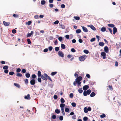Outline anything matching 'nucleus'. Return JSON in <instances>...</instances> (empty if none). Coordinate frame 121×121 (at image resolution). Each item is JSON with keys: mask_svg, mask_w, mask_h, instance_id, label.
<instances>
[{"mask_svg": "<svg viewBox=\"0 0 121 121\" xmlns=\"http://www.w3.org/2000/svg\"><path fill=\"white\" fill-rule=\"evenodd\" d=\"M82 79V78L81 76H79L78 77L75 79V81L74 82L73 84L74 86L76 85V84L77 83V85L80 86L81 82H80Z\"/></svg>", "mask_w": 121, "mask_h": 121, "instance_id": "1", "label": "nucleus"}, {"mask_svg": "<svg viewBox=\"0 0 121 121\" xmlns=\"http://www.w3.org/2000/svg\"><path fill=\"white\" fill-rule=\"evenodd\" d=\"M44 75H42L41 76V78L42 79H43L45 81H47L48 79L51 82L52 81V80L50 77L46 73H44L43 74Z\"/></svg>", "mask_w": 121, "mask_h": 121, "instance_id": "2", "label": "nucleus"}, {"mask_svg": "<svg viewBox=\"0 0 121 121\" xmlns=\"http://www.w3.org/2000/svg\"><path fill=\"white\" fill-rule=\"evenodd\" d=\"M91 92V91L90 89L88 90L87 91H84L83 92V94L84 96H86L87 95H89Z\"/></svg>", "mask_w": 121, "mask_h": 121, "instance_id": "3", "label": "nucleus"}, {"mask_svg": "<svg viewBox=\"0 0 121 121\" xmlns=\"http://www.w3.org/2000/svg\"><path fill=\"white\" fill-rule=\"evenodd\" d=\"M87 56L86 55L82 56L79 57V60L80 61H83L86 58Z\"/></svg>", "mask_w": 121, "mask_h": 121, "instance_id": "4", "label": "nucleus"}, {"mask_svg": "<svg viewBox=\"0 0 121 121\" xmlns=\"http://www.w3.org/2000/svg\"><path fill=\"white\" fill-rule=\"evenodd\" d=\"M58 54L59 56L62 57H64V54L61 51H59L58 53Z\"/></svg>", "mask_w": 121, "mask_h": 121, "instance_id": "5", "label": "nucleus"}, {"mask_svg": "<svg viewBox=\"0 0 121 121\" xmlns=\"http://www.w3.org/2000/svg\"><path fill=\"white\" fill-rule=\"evenodd\" d=\"M30 83L31 85H34L35 83V80L34 79L31 80L30 81Z\"/></svg>", "mask_w": 121, "mask_h": 121, "instance_id": "6", "label": "nucleus"}, {"mask_svg": "<svg viewBox=\"0 0 121 121\" xmlns=\"http://www.w3.org/2000/svg\"><path fill=\"white\" fill-rule=\"evenodd\" d=\"M34 34V31H31L30 33H28L27 34V37H28L31 36V35H33Z\"/></svg>", "mask_w": 121, "mask_h": 121, "instance_id": "7", "label": "nucleus"}, {"mask_svg": "<svg viewBox=\"0 0 121 121\" xmlns=\"http://www.w3.org/2000/svg\"><path fill=\"white\" fill-rule=\"evenodd\" d=\"M89 88V86L87 85H85L83 87V89L84 91H86Z\"/></svg>", "mask_w": 121, "mask_h": 121, "instance_id": "8", "label": "nucleus"}, {"mask_svg": "<svg viewBox=\"0 0 121 121\" xmlns=\"http://www.w3.org/2000/svg\"><path fill=\"white\" fill-rule=\"evenodd\" d=\"M101 55L102 56H103V58L104 59H105L106 58V54L104 52H102L101 53Z\"/></svg>", "mask_w": 121, "mask_h": 121, "instance_id": "9", "label": "nucleus"}, {"mask_svg": "<svg viewBox=\"0 0 121 121\" xmlns=\"http://www.w3.org/2000/svg\"><path fill=\"white\" fill-rule=\"evenodd\" d=\"M82 29L84 31V32H87L88 31V30L87 28L86 27H85L84 26H82Z\"/></svg>", "mask_w": 121, "mask_h": 121, "instance_id": "10", "label": "nucleus"}, {"mask_svg": "<svg viewBox=\"0 0 121 121\" xmlns=\"http://www.w3.org/2000/svg\"><path fill=\"white\" fill-rule=\"evenodd\" d=\"M24 98L25 99H30V95L29 94H28L27 96L26 95L24 97Z\"/></svg>", "mask_w": 121, "mask_h": 121, "instance_id": "11", "label": "nucleus"}, {"mask_svg": "<svg viewBox=\"0 0 121 121\" xmlns=\"http://www.w3.org/2000/svg\"><path fill=\"white\" fill-rule=\"evenodd\" d=\"M104 50L105 52L108 53V48L107 46H105L104 47Z\"/></svg>", "mask_w": 121, "mask_h": 121, "instance_id": "12", "label": "nucleus"}, {"mask_svg": "<svg viewBox=\"0 0 121 121\" xmlns=\"http://www.w3.org/2000/svg\"><path fill=\"white\" fill-rule=\"evenodd\" d=\"M3 24L4 25L6 26H9L10 24V22H6L4 21L3 22Z\"/></svg>", "mask_w": 121, "mask_h": 121, "instance_id": "13", "label": "nucleus"}, {"mask_svg": "<svg viewBox=\"0 0 121 121\" xmlns=\"http://www.w3.org/2000/svg\"><path fill=\"white\" fill-rule=\"evenodd\" d=\"M117 30L116 27H114L113 28V33L114 35H115V33L117 32Z\"/></svg>", "mask_w": 121, "mask_h": 121, "instance_id": "14", "label": "nucleus"}, {"mask_svg": "<svg viewBox=\"0 0 121 121\" xmlns=\"http://www.w3.org/2000/svg\"><path fill=\"white\" fill-rule=\"evenodd\" d=\"M89 26L93 30H95V28L92 25H89Z\"/></svg>", "mask_w": 121, "mask_h": 121, "instance_id": "15", "label": "nucleus"}, {"mask_svg": "<svg viewBox=\"0 0 121 121\" xmlns=\"http://www.w3.org/2000/svg\"><path fill=\"white\" fill-rule=\"evenodd\" d=\"M108 26L110 27H114L115 26V25L113 24H108Z\"/></svg>", "mask_w": 121, "mask_h": 121, "instance_id": "16", "label": "nucleus"}, {"mask_svg": "<svg viewBox=\"0 0 121 121\" xmlns=\"http://www.w3.org/2000/svg\"><path fill=\"white\" fill-rule=\"evenodd\" d=\"M38 76V77H40L42 76L41 72V71L39 70L38 72V74H37Z\"/></svg>", "mask_w": 121, "mask_h": 121, "instance_id": "17", "label": "nucleus"}, {"mask_svg": "<svg viewBox=\"0 0 121 121\" xmlns=\"http://www.w3.org/2000/svg\"><path fill=\"white\" fill-rule=\"evenodd\" d=\"M99 45L103 47L104 45V43L102 42H100L99 43Z\"/></svg>", "mask_w": 121, "mask_h": 121, "instance_id": "18", "label": "nucleus"}, {"mask_svg": "<svg viewBox=\"0 0 121 121\" xmlns=\"http://www.w3.org/2000/svg\"><path fill=\"white\" fill-rule=\"evenodd\" d=\"M14 84L15 86L18 88H19L20 87V85L19 84L16 83H14Z\"/></svg>", "mask_w": 121, "mask_h": 121, "instance_id": "19", "label": "nucleus"}, {"mask_svg": "<svg viewBox=\"0 0 121 121\" xmlns=\"http://www.w3.org/2000/svg\"><path fill=\"white\" fill-rule=\"evenodd\" d=\"M95 95V93L94 92H92L91 93V94L90 95V96L91 97H93Z\"/></svg>", "mask_w": 121, "mask_h": 121, "instance_id": "20", "label": "nucleus"}, {"mask_svg": "<svg viewBox=\"0 0 121 121\" xmlns=\"http://www.w3.org/2000/svg\"><path fill=\"white\" fill-rule=\"evenodd\" d=\"M84 112L85 113H87L88 112L87 108L86 107H85L84 109Z\"/></svg>", "mask_w": 121, "mask_h": 121, "instance_id": "21", "label": "nucleus"}, {"mask_svg": "<svg viewBox=\"0 0 121 121\" xmlns=\"http://www.w3.org/2000/svg\"><path fill=\"white\" fill-rule=\"evenodd\" d=\"M25 76L27 78H29L30 76V74L29 73H27L25 74Z\"/></svg>", "mask_w": 121, "mask_h": 121, "instance_id": "22", "label": "nucleus"}, {"mask_svg": "<svg viewBox=\"0 0 121 121\" xmlns=\"http://www.w3.org/2000/svg\"><path fill=\"white\" fill-rule=\"evenodd\" d=\"M65 104H64L61 103L60 105V107L61 108H64V107L65 106Z\"/></svg>", "mask_w": 121, "mask_h": 121, "instance_id": "23", "label": "nucleus"}, {"mask_svg": "<svg viewBox=\"0 0 121 121\" xmlns=\"http://www.w3.org/2000/svg\"><path fill=\"white\" fill-rule=\"evenodd\" d=\"M55 112L56 113L58 114L60 113V111L59 109H56L55 110Z\"/></svg>", "mask_w": 121, "mask_h": 121, "instance_id": "24", "label": "nucleus"}, {"mask_svg": "<svg viewBox=\"0 0 121 121\" xmlns=\"http://www.w3.org/2000/svg\"><path fill=\"white\" fill-rule=\"evenodd\" d=\"M61 47L63 49H65V45L63 44H61Z\"/></svg>", "mask_w": 121, "mask_h": 121, "instance_id": "25", "label": "nucleus"}, {"mask_svg": "<svg viewBox=\"0 0 121 121\" xmlns=\"http://www.w3.org/2000/svg\"><path fill=\"white\" fill-rule=\"evenodd\" d=\"M13 16L14 17L18 18L19 17V15L18 14H14L13 15Z\"/></svg>", "mask_w": 121, "mask_h": 121, "instance_id": "26", "label": "nucleus"}, {"mask_svg": "<svg viewBox=\"0 0 121 121\" xmlns=\"http://www.w3.org/2000/svg\"><path fill=\"white\" fill-rule=\"evenodd\" d=\"M46 3V2L45 0H43L41 1V3L42 5H44Z\"/></svg>", "mask_w": 121, "mask_h": 121, "instance_id": "27", "label": "nucleus"}, {"mask_svg": "<svg viewBox=\"0 0 121 121\" xmlns=\"http://www.w3.org/2000/svg\"><path fill=\"white\" fill-rule=\"evenodd\" d=\"M74 18L77 20H78L80 19V17L78 16H74Z\"/></svg>", "mask_w": 121, "mask_h": 121, "instance_id": "28", "label": "nucleus"}, {"mask_svg": "<svg viewBox=\"0 0 121 121\" xmlns=\"http://www.w3.org/2000/svg\"><path fill=\"white\" fill-rule=\"evenodd\" d=\"M16 76L18 77H21L22 76V75L21 73H17L16 74Z\"/></svg>", "mask_w": 121, "mask_h": 121, "instance_id": "29", "label": "nucleus"}, {"mask_svg": "<svg viewBox=\"0 0 121 121\" xmlns=\"http://www.w3.org/2000/svg\"><path fill=\"white\" fill-rule=\"evenodd\" d=\"M57 73V72H52L51 73V75L52 76H53L54 75H55Z\"/></svg>", "mask_w": 121, "mask_h": 121, "instance_id": "30", "label": "nucleus"}, {"mask_svg": "<svg viewBox=\"0 0 121 121\" xmlns=\"http://www.w3.org/2000/svg\"><path fill=\"white\" fill-rule=\"evenodd\" d=\"M81 30L80 29H78L76 31V32L78 34L80 33L81 32Z\"/></svg>", "mask_w": 121, "mask_h": 121, "instance_id": "31", "label": "nucleus"}, {"mask_svg": "<svg viewBox=\"0 0 121 121\" xmlns=\"http://www.w3.org/2000/svg\"><path fill=\"white\" fill-rule=\"evenodd\" d=\"M78 91L80 93H82L83 92V90L81 88L79 89Z\"/></svg>", "mask_w": 121, "mask_h": 121, "instance_id": "32", "label": "nucleus"}, {"mask_svg": "<svg viewBox=\"0 0 121 121\" xmlns=\"http://www.w3.org/2000/svg\"><path fill=\"white\" fill-rule=\"evenodd\" d=\"M106 28L104 27H102L101 29V31L102 32H104L106 31Z\"/></svg>", "mask_w": 121, "mask_h": 121, "instance_id": "33", "label": "nucleus"}, {"mask_svg": "<svg viewBox=\"0 0 121 121\" xmlns=\"http://www.w3.org/2000/svg\"><path fill=\"white\" fill-rule=\"evenodd\" d=\"M83 52L85 53L86 54H88L89 52V51L87 50H84Z\"/></svg>", "mask_w": 121, "mask_h": 121, "instance_id": "34", "label": "nucleus"}, {"mask_svg": "<svg viewBox=\"0 0 121 121\" xmlns=\"http://www.w3.org/2000/svg\"><path fill=\"white\" fill-rule=\"evenodd\" d=\"M88 119V118L86 117H84L83 118V120L84 121H86Z\"/></svg>", "mask_w": 121, "mask_h": 121, "instance_id": "35", "label": "nucleus"}, {"mask_svg": "<svg viewBox=\"0 0 121 121\" xmlns=\"http://www.w3.org/2000/svg\"><path fill=\"white\" fill-rule=\"evenodd\" d=\"M60 102L61 103H65V101L63 98H61L60 99Z\"/></svg>", "mask_w": 121, "mask_h": 121, "instance_id": "36", "label": "nucleus"}, {"mask_svg": "<svg viewBox=\"0 0 121 121\" xmlns=\"http://www.w3.org/2000/svg\"><path fill=\"white\" fill-rule=\"evenodd\" d=\"M8 68V67L6 65H5L3 67V69L5 70L7 69Z\"/></svg>", "mask_w": 121, "mask_h": 121, "instance_id": "37", "label": "nucleus"}, {"mask_svg": "<svg viewBox=\"0 0 121 121\" xmlns=\"http://www.w3.org/2000/svg\"><path fill=\"white\" fill-rule=\"evenodd\" d=\"M65 111L66 112H68L69 111V109L68 108H66L65 109Z\"/></svg>", "mask_w": 121, "mask_h": 121, "instance_id": "38", "label": "nucleus"}, {"mask_svg": "<svg viewBox=\"0 0 121 121\" xmlns=\"http://www.w3.org/2000/svg\"><path fill=\"white\" fill-rule=\"evenodd\" d=\"M106 115L104 114H103L102 115H101L100 116V117L101 118H103L105 117Z\"/></svg>", "mask_w": 121, "mask_h": 121, "instance_id": "39", "label": "nucleus"}, {"mask_svg": "<svg viewBox=\"0 0 121 121\" xmlns=\"http://www.w3.org/2000/svg\"><path fill=\"white\" fill-rule=\"evenodd\" d=\"M36 77V76L35 74H33L32 75V77L33 79L35 78Z\"/></svg>", "mask_w": 121, "mask_h": 121, "instance_id": "40", "label": "nucleus"}, {"mask_svg": "<svg viewBox=\"0 0 121 121\" xmlns=\"http://www.w3.org/2000/svg\"><path fill=\"white\" fill-rule=\"evenodd\" d=\"M71 105L73 107H75L76 106V104L75 103H71Z\"/></svg>", "mask_w": 121, "mask_h": 121, "instance_id": "41", "label": "nucleus"}, {"mask_svg": "<svg viewBox=\"0 0 121 121\" xmlns=\"http://www.w3.org/2000/svg\"><path fill=\"white\" fill-rule=\"evenodd\" d=\"M60 28L62 29H64L65 28V27L64 26L62 25H60Z\"/></svg>", "mask_w": 121, "mask_h": 121, "instance_id": "42", "label": "nucleus"}, {"mask_svg": "<svg viewBox=\"0 0 121 121\" xmlns=\"http://www.w3.org/2000/svg\"><path fill=\"white\" fill-rule=\"evenodd\" d=\"M21 69L20 68H18L16 70V72L17 73H19L21 71Z\"/></svg>", "mask_w": 121, "mask_h": 121, "instance_id": "43", "label": "nucleus"}, {"mask_svg": "<svg viewBox=\"0 0 121 121\" xmlns=\"http://www.w3.org/2000/svg\"><path fill=\"white\" fill-rule=\"evenodd\" d=\"M27 41L28 42V44H30L31 43V42L29 39H27Z\"/></svg>", "mask_w": 121, "mask_h": 121, "instance_id": "44", "label": "nucleus"}, {"mask_svg": "<svg viewBox=\"0 0 121 121\" xmlns=\"http://www.w3.org/2000/svg\"><path fill=\"white\" fill-rule=\"evenodd\" d=\"M69 97L71 98H72L73 97V93H71L69 95Z\"/></svg>", "mask_w": 121, "mask_h": 121, "instance_id": "45", "label": "nucleus"}, {"mask_svg": "<svg viewBox=\"0 0 121 121\" xmlns=\"http://www.w3.org/2000/svg\"><path fill=\"white\" fill-rule=\"evenodd\" d=\"M22 73H25L26 72V70L25 69H23L22 71Z\"/></svg>", "mask_w": 121, "mask_h": 121, "instance_id": "46", "label": "nucleus"}, {"mask_svg": "<svg viewBox=\"0 0 121 121\" xmlns=\"http://www.w3.org/2000/svg\"><path fill=\"white\" fill-rule=\"evenodd\" d=\"M55 50L56 51H58L59 50V48L58 47H56L55 48Z\"/></svg>", "mask_w": 121, "mask_h": 121, "instance_id": "47", "label": "nucleus"}, {"mask_svg": "<svg viewBox=\"0 0 121 121\" xmlns=\"http://www.w3.org/2000/svg\"><path fill=\"white\" fill-rule=\"evenodd\" d=\"M14 73V72L13 71H11L9 73V74L10 75H12Z\"/></svg>", "mask_w": 121, "mask_h": 121, "instance_id": "48", "label": "nucleus"}, {"mask_svg": "<svg viewBox=\"0 0 121 121\" xmlns=\"http://www.w3.org/2000/svg\"><path fill=\"white\" fill-rule=\"evenodd\" d=\"M108 87L110 90H111L112 91V90L113 88L112 85H109L108 86Z\"/></svg>", "mask_w": 121, "mask_h": 121, "instance_id": "49", "label": "nucleus"}, {"mask_svg": "<svg viewBox=\"0 0 121 121\" xmlns=\"http://www.w3.org/2000/svg\"><path fill=\"white\" fill-rule=\"evenodd\" d=\"M71 51L73 52H76L74 48H72L71 49Z\"/></svg>", "mask_w": 121, "mask_h": 121, "instance_id": "50", "label": "nucleus"}, {"mask_svg": "<svg viewBox=\"0 0 121 121\" xmlns=\"http://www.w3.org/2000/svg\"><path fill=\"white\" fill-rule=\"evenodd\" d=\"M95 38H93L92 39H91V40H90V41L91 42H93L94 41H95Z\"/></svg>", "mask_w": 121, "mask_h": 121, "instance_id": "51", "label": "nucleus"}, {"mask_svg": "<svg viewBox=\"0 0 121 121\" xmlns=\"http://www.w3.org/2000/svg\"><path fill=\"white\" fill-rule=\"evenodd\" d=\"M53 49V48L52 46H50L48 47V49L50 51H51Z\"/></svg>", "mask_w": 121, "mask_h": 121, "instance_id": "52", "label": "nucleus"}, {"mask_svg": "<svg viewBox=\"0 0 121 121\" xmlns=\"http://www.w3.org/2000/svg\"><path fill=\"white\" fill-rule=\"evenodd\" d=\"M24 81L25 83L26 84H27L28 82V80L27 79H26Z\"/></svg>", "mask_w": 121, "mask_h": 121, "instance_id": "53", "label": "nucleus"}, {"mask_svg": "<svg viewBox=\"0 0 121 121\" xmlns=\"http://www.w3.org/2000/svg\"><path fill=\"white\" fill-rule=\"evenodd\" d=\"M63 116H61L59 117V119L60 121H62L63 120Z\"/></svg>", "mask_w": 121, "mask_h": 121, "instance_id": "54", "label": "nucleus"}, {"mask_svg": "<svg viewBox=\"0 0 121 121\" xmlns=\"http://www.w3.org/2000/svg\"><path fill=\"white\" fill-rule=\"evenodd\" d=\"M38 81L39 82H41V80L40 78H38Z\"/></svg>", "mask_w": 121, "mask_h": 121, "instance_id": "55", "label": "nucleus"}, {"mask_svg": "<svg viewBox=\"0 0 121 121\" xmlns=\"http://www.w3.org/2000/svg\"><path fill=\"white\" fill-rule=\"evenodd\" d=\"M12 32L13 33L15 34L16 33V31L15 30L13 29L12 30Z\"/></svg>", "mask_w": 121, "mask_h": 121, "instance_id": "56", "label": "nucleus"}, {"mask_svg": "<svg viewBox=\"0 0 121 121\" xmlns=\"http://www.w3.org/2000/svg\"><path fill=\"white\" fill-rule=\"evenodd\" d=\"M108 29L109 30L111 33L112 34V31L111 29L110 28H108Z\"/></svg>", "mask_w": 121, "mask_h": 121, "instance_id": "57", "label": "nucleus"}, {"mask_svg": "<svg viewBox=\"0 0 121 121\" xmlns=\"http://www.w3.org/2000/svg\"><path fill=\"white\" fill-rule=\"evenodd\" d=\"M65 7V5L64 4H62L61 5V7L62 8H64Z\"/></svg>", "mask_w": 121, "mask_h": 121, "instance_id": "58", "label": "nucleus"}, {"mask_svg": "<svg viewBox=\"0 0 121 121\" xmlns=\"http://www.w3.org/2000/svg\"><path fill=\"white\" fill-rule=\"evenodd\" d=\"M52 118L53 119H55L56 118V115H53L52 116Z\"/></svg>", "mask_w": 121, "mask_h": 121, "instance_id": "59", "label": "nucleus"}, {"mask_svg": "<svg viewBox=\"0 0 121 121\" xmlns=\"http://www.w3.org/2000/svg\"><path fill=\"white\" fill-rule=\"evenodd\" d=\"M58 39L60 41H61L63 39V38L61 37H59L58 38Z\"/></svg>", "mask_w": 121, "mask_h": 121, "instance_id": "60", "label": "nucleus"}, {"mask_svg": "<svg viewBox=\"0 0 121 121\" xmlns=\"http://www.w3.org/2000/svg\"><path fill=\"white\" fill-rule=\"evenodd\" d=\"M48 51V48L45 49L43 50V52H47Z\"/></svg>", "mask_w": 121, "mask_h": 121, "instance_id": "61", "label": "nucleus"}, {"mask_svg": "<svg viewBox=\"0 0 121 121\" xmlns=\"http://www.w3.org/2000/svg\"><path fill=\"white\" fill-rule=\"evenodd\" d=\"M59 23V21L58 20H56L54 22V24H58Z\"/></svg>", "mask_w": 121, "mask_h": 121, "instance_id": "62", "label": "nucleus"}, {"mask_svg": "<svg viewBox=\"0 0 121 121\" xmlns=\"http://www.w3.org/2000/svg\"><path fill=\"white\" fill-rule=\"evenodd\" d=\"M49 6L51 8H52L53 7V4H50L49 5Z\"/></svg>", "mask_w": 121, "mask_h": 121, "instance_id": "63", "label": "nucleus"}, {"mask_svg": "<svg viewBox=\"0 0 121 121\" xmlns=\"http://www.w3.org/2000/svg\"><path fill=\"white\" fill-rule=\"evenodd\" d=\"M86 77L88 78H90V76L89 74H87L86 75Z\"/></svg>", "mask_w": 121, "mask_h": 121, "instance_id": "64", "label": "nucleus"}]
</instances>
